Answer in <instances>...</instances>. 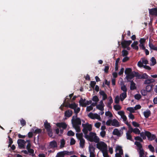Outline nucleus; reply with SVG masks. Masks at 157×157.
Wrapping results in <instances>:
<instances>
[{
	"label": "nucleus",
	"instance_id": "6",
	"mask_svg": "<svg viewBox=\"0 0 157 157\" xmlns=\"http://www.w3.org/2000/svg\"><path fill=\"white\" fill-rule=\"evenodd\" d=\"M56 125L59 128H62L63 129H60V132L62 134L63 132V129H66L67 127V125L64 122L58 123L56 124Z\"/></svg>",
	"mask_w": 157,
	"mask_h": 157
},
{
	"label": "nucleus",
	"instance_id": "52",
	"mask_svg": "<svg viewBox=\"0 0 157 157\" xmlns=\"http://www.w3.org/2000/svg\"><path fill=\"white\" fill-rule=\"evenodd\" d=\"M96 84V82L95 81H91L90 85L92 88H94Z\"/></svg>",
	"mask_w": 157,
	"mask_h": 157
},
{
	"label": "nucleus",
	"instance_id": "18",
	"mask_svg": "<svg viewBox=\"0 0 157 157\" xmlns=\"http://www.w3.org/2000/svg\"><path fill=\"white\" fill-rule=\"evenodd\" d=\"M138 44L137 41H134L133 43L131 45V46L133 49L136 50H138L139 49L138 47L137 46Z\"/></svg>",
	"mask_w": 157,
	"mask_h": 157
},
{
	"label": "nucleus",
	"instance_id": "60",
	"mask_svg": "<svg viewBox=\"0 0 157 157\" xmlns=\"http://www.w3.org/2000/svg\"><path fill=\"white\" fill-rule=\"evenodd\" d=\"M132 124L133 125L134 127H140V124L136 122L135 121H133L132 122Z\"/></svg>",
	"mask_w": 157,
	"mask_h": 157
},
{
	"label": "nucleus",
	"instance_id": "46",
	"mask_svg": "<svg viewBox=\"0 0 157 157\" xmlns=\"http://www.w3.org/2000/svg\"><path fill=\"white\" fill-rule=\"evenodd\" d=\"M148 148L149 149L150 151L152 152H155V149L153 147L151 144L149 145L148 146Z\"/></svg>",
	"mask_w": 157,
	"mask_h": 157
},
{
	"label": "nucleus",
	"instance_id": "53",
	"mask_svg": "<svg viewBox=\"0 0 157 157\" xmlns=\"http://www.w3.org/2000/svg\"><path fill=\"white\" fill-rule=\"evenodd\" d=\"M121 89L124 92H127V90L125 85H124L123 86H121Z\"/></svg>",
	"mask_w": 157,
	"mask_h": 157
},
{
	"label": "nucleus",
	"instance_id": "11",
	"mask_svg": "<svg viewBox=\"0 0 157 157\" xmlns=\"http://www.w3.org/2000/svg\"><path fill=\"white\" fill-rule=\"evenodd\" d=\"M123 133V132H122V133H121L120 131L117 128L114 129L113 132V134L114 135H116L118 137L121 136Z\"/></svg>",
	"mask_w": 157,
	"mask_h": 157
},
{
	"label": "nucleus",
	"instance_id": "12",
	"mask_svg": "<svg viewBox=\"0 0 157 157\" xmlns=\"http://www.w3.org/2000/svg\"><path fill=\"white\" fill-rule=\"evenodd\" d=\"M82 125L83 128H85L90 132L92 130V127L91 124H89L88 123L86 124H83Z\"/></svg>",
	"mask_w": 157,
	"mask_h": 157
},
{
	"label": "nucleus",
	"instance_id": "39",
	"mask_svg": "<svg viewBox=\"0 0 157 157\" xmlns=\"http://www.w3.org/2000/svg\"><path fill=\"white\" fill-rule=\"evenodd\" d=\"M114 109L116 111L119 110H120L121 107V106L119 105H114L113 106Z\"/></svg>",
	"mask_w": 157,
	"mask_h": 157
},
{
	"label": "nucleus",
	"instance_id": "31",
	"mask_svg": "<svg viewBox=\"0 0 157 157\" xmlns=\"http://www.w3.org/2000/svg\"><path fill=\"white\" fill-rule=\"evenodd\" d=\"M140 157H146L144 155V151L143 149L139 151Z\"/></svg>",
	"mask_w": 157,
	"mask_h": 157
},
{
	"label": "nucleus",
	"instance_id": "4",
	"mask_svg": "<svg viewBox=\"0 0 157 157\" xmlns=\"http://www.w3.org/2000/svg\"><path fill=\"white\" fill-rule=\"evenodd\" d=\"M141 75L138 72L135 71H132L131 73L127 75L126 76V78L127 80H131L134 77H137L138 78H140Z\"/></svg>",
	"mask_w": 157,
	"mask_h": 157
},
{
	"label": "nucleus",
	"instance_id": "61",
	"mask_svg": "<svg viewBox=\"0 0 157 157\" xmlns=\"http://www.w3.org/2000/svg\"><path fill=\"white\" fill-rule=\"evenodd\" d=\"M106 134V132L105 131H102L100 133V135L102 137H104Z\"/></svg>",
	"mask_w": 157,
	"mask_h": 157
},
{
	"label": "nucleus",
	"instance_id": "47",
	"mask_svg": "<svg viewBox=\"0 0 157 157\" xmlns=\"http://www.w3.org/2000/svg\"><path fill=\"white\" fill-rule=\"evenodd\" d=\"M56 157H64L62 151L58 152Z\"/></svg>",
	"mask_w": 157,
	"mask_h": 157
},
{
	"label": "nucleus",
	"instance_id": "44",
	"mask_svg": "<svg viewBox=\"0 0 157 157\" xmlns=\"http://www.w3.org/2000/svg\"><path fill=\"white\" fill-rule=\"evenodd\" d=\"M75 133L71 130L69 131L67 133V135L69 136H73L75 135Z\"/></svg>",
	"mask_w": 157,
	"mask_h": 157
},
{
	"label": "nucleus",
	"instance_id": "34",
	"mask_svg": "<svg viewBox=\"0 0 157 157\" xmlns=\"http://www.w3.org/2000/svg\"><path fill=\"white\" fill-rule=\"evenodd\" d=\"M62 152L64 156L66 155H69L73 154V152L71 151H62Z\"/></svg>",
	"mask_w": 157,
	"mask_h": 157
},
{
	"label": "nucleus",
	"instance_id": "49",
	"mask_svg": "<svg viewBox=\"0 0 157 157\" xmlns=\"http://www.w3.org/2000/svg\"><path fill=\"white\" fill-rule=\"evenodd\" d=\"M103 155L104 157H109V155L108 154L107 150H104L102 151Z\"/></svg>",
	"mask_w": 157,
	"mask_h": 157
},
{
	"label": "nucleus",
	"instance_id": "24",
	"mask_svg": "<svg viewBox=\"0 0 157 157\" xmlns=\"http://www.w3.org/2000/svg\"><path fill=\"white\" fill-rule=\"evenodd\" d=\"M135 144L137 147L139 151L143 149L142 148V145L140 142L136 141L135 143Z\"/></svg>",
	"mask_w": 157,
	"mask_h": 157
},
{
	"label": "nucleus",
	"instance_id": "13",
	"mask_svg": "<svg viewBox=\"0 0 157 157\" xmlns=\"http://www.w3.org/2000/svg\"><path fill=\"white\" fill-rule=\"evenodd\" d=\"M72 111L71 110L68 109L65 111L64 115L65 117H69L72 116Z\"/></svg>",
	"mask_w": 157,
	"mask_h": 157
},
{
	"label": "nucleus",
	"instance_id": "41",
	"mask_svg": "<svg viewBox=\"0 0 157 157\" xmlns=\"http://www.w3.org/2000/svg\"><path fill=\"white\" fill-rule=\"evenodd\" d=\"M20 121L21 124L22 126H24L26 125V122L23 118H22L20 120Z\"/></svg>",
	"mask_w": 157,
	"mask_h": 157
},
{
	"label": "nucleus",
	"instance_id": "26",
	"mask_svg": "<svg viewBox=\"0 0 157 157\" xmlns=\"http://www.w3.org/2000/svg\"><path fill=\"white\" fill-rule=\"evenodd\" d=\"M149 46L150 49L157 51V46L155 47L153 44L150 42L149 43Z\"/></svg>",
	"mask_w": 157,
	"mask_h": 157
},
{
	"label": "nucleus",
	"instance_id": "17",
	"mask_svg": "<svg viewBox=\"0 0 157 157\" xmlns=\"http://www.w3.org/2000/svg\"><path fill=\"white\" fill-rule=\"evenodd\" d=\"M44 126L47 131L49 130L50 129H51V126L50 124L48 123L47 121H46L44 122Z\"/></svg>",
	"mask_w": 157,
	"mask_h": 157
},
{
	"label": "nucleus",
	"instance_id": "16",
	"mask_svg": "<svg viewBox=\"0 0 157 157\" xmlns=\"http://www.w3.org/2000/svg\"><path fill=\"white\" fill-rule=\"evenodd\" d=\"M155 81V80L153 78L147 79L145 80L144 83L145 84H149L151 83H154Z\"/></svg>",
	"mask_w": 157,
	"mask_h": 157
},
{
	"label": "nucleus",
	"instance_id": "23",
	"mask_svg": "<svg viewBox=\"0 0 157 157\" xmlns=\"http://www.w3.org/2000/svg\"><path fill=\"white\" fill-rule=\"evenodd\" d=\"M131 129L132 130V131L131 132H133L136 134H139L140 133V131L138 128H135L133 129L132 128H131Z\"/></svg>",
	"mask_w": 157,
	"mask_h": 157
},
{
	"label": "nucleus",
	"instance_id": "10",
	"mask_svg": "<svg viewBox=\"0 0 157 157\" xmlns=\"http://www.w3.org/2000/svg\"><path fill=\"white\" fill-rule=\"evenodd\" d=\"M89 151L90 153V157H94V152L95 148L93 145H90L89 147Z\"/></svg>",
	"mask_w": 157,
	"mask_h": 157
},
{
	"label": "nucleus",
	"instance_id": "57",
	"mask_svg": "<svg viewBox=\"0 0 157 157\" xmlns=\"http://www.w3.org/2000/svg\"><path fill=\"white\" fill-rule=\"evenodd\" d=\"M120 101V99L118 96L116 97L115 98V103L118 104Z\"/></svg>",
	"mask_w": 157,
	"mask_h": 157
},
{
	"label": "nucleus",
	"instance_id": "15",
	"mask_svg": "<svg viewBox=\"0 0 157 157\" xmlns=\"http://www.w3.org/2000/svg\"><path fill=\"white\" fill-rule=\"evenodd\" d=\"M86 101L85 99H83L82 98H81L79 101L80 106L83 107H86V105L85 104L86 102H85Z\"/></svg>",
	"mask_w": 157,
	"mask_h": 157
},
{
	"label": "nucleus",
	"instance_id": "21",
	"mask_svg": "<svg viewBox=\"0 0 157 157\" xmlns=\"http://www.w3.org/2000/svg\"><path fill=\"white\" fill-rule=\"evenodd\" d=\"M127 97V92H123L120 95V99L123 101Z\"/></svg>",
	"mask_w": 157,
	"mask_h": 157
},
{
	"label": "nucleus",
	"instance_id": "48",
	"mask_svg": "<svg viewBox=\"0 0 157 157\" xmlns=\"http://www.w3.org/2000/svg\"><path fill=\"white\" fill-rule=\"evenodd\" d=\"M17 144H25L26 141L22 139H18L17 141Z\"/></svg>",
	"mask_w": 157,
	"mask_h": 157
},
{
	"label": "nucleus",
	"instance_id": "27",
	"mask_svg": "<svg viewBox=\"0 0 157 157\" xmlns=\"http://www.w3.org/2000/svg\"><path fill=\"white\" fill-rule=\"evenodd\" d=\"M80 147L82 148H83L84 146L85 140L84 139H82L81 140H80Z\"/></svg>",
	"mask_w": 157,
	"mask_h": 157
},
{
	"label": "nucleus",
	"instance_id": "2",
	"mask_svg": "<svg viewBox=\"0 0 157 157\" xmlns=\"http://www.w3.org/2000/svg\"><path fill=\"white\" fill-rule=\"evenodd\" d=\"M140 136L144 140L146 139V136L148 138L149 140L152 141L154 140L156 138V136L155 135H152L150 132L147 131H145L144 132H142L140 133Z\"/></svg>",
	"mask_w": 157,
	"mask_h": 157
},
{
	"label": "nucleus",
	"instance_id": "51",
	"mask_svg": "<svg viewBox=\"0 0 157 157\" xmlns=\"http://www.w3.org/2000/svg\"><path fill=\"white\" fill-rule=\"evenodd\" d=\"M131 134L127 132L126 138L127 139L132 141V136L130 134Z\"/></svg>",
	"mask_w": 157,
	"mask_h": 157
},
{
	"label": "nucleus",
	"instance_id": "54",
	"mask_svg": "<svg viewBox=\"0 0 157 157\" xmlns=\"http://www.w3.org/2000/svg\"><path fill=\"white\" fill-rule=\"evenodd\" d=\"M105 115L107 116H109L110 117H113L112 113L109 111L105 112Z\"/></svg>",
	"mask_w": 157,
	"mask_h": 157
},
{
	"label": "nucleus",
	"instance_id": "63",
	"mask_svg": "<svg viewBox=\"0 0 157 157\" xmlns=\"http://www.w3.org/2000/svg\"><path fill=\"white\" fill-rule=\"evenodd\" d=\"M88 117L92 119H94V114H93V113H89V114L88 115Z\"/></svg>",
	"mask_w": 157,
	"mask_h": 157
},
{
	"label": "nucleus",
	"instance_id": "35",
	"mask_svg": "<svg viewBox=\"0 0 157 157\" xmlns=\"http://www.w3.org/2000/svg\"><path fill=\"white\" fill-rule=\"evenodd\" d=\"M151 66H154L156 63V60L154 57H152L151 60Z\"/></svg>",
	"mask_w": 157,
	"mask_h": 157
},
{
	"label": "nucleus",
	"instance_id": "55",
	"mask_svg": "<svg viewBox=\"0 0 157 157\" xmlns=\"http://www.w3.org/2000/svg\"><path fill=\"white\" fill-rule=\"evenodd\" d=\"M47 131L48 132V134L49 136L52 137L53 136V133L51 129H50L49 130Z\"/></svg>",
	"mask_w": 157,
	"mask_h": 157
},
{
	"label": "nucleus",
	"instance_id": "40",
	"mask_svg": "<svg viewBox=\"0 0 157 157\" xmlns=\"http://www.w3.org/2000/svg\"><path fill=\"white\" fill-rule=\"evenodd\" d=\"M127 110L129 111L131 113H135V109H134V108H133V107H128L127 108Z\"/></svg>",
	"mask_w": 157,
	"mask_h": 157
},
{
	"label": "nucleus",
	"instance_id": "59",
	"mask_svg": "<svg viewBox=\"0 0 157 157\" xmlns=\"http://www.w3.org/2000/svg\"><path fill=\"white\" fill-rule=\"evenodd\" d=\"M75 140L73 138H71V139L70 143L71 145H72L75 144Z\"/></svg>",
	"mask_w": 157,
	"mask_h": 157
},
{
	"label": "nucleus",
	"instance_id": "30",
	"mask_svg": "<svg viewBox=\"0 0 157 157\" xmlns=\"http://www.w3.org/2000/svg\"><path fill=\"white\" fill-rule=\"evenodd\" d=\"M74 113L75 114V117H77L78 114L80 112V109L79 107H78V108L77 107V108H75V109H74Z\"/></svg>",
	"mask_w": 157,
	"mask_h": 157
},
{
	"label": "nucleus",
	"instance_id": "64",
	"mask_svg": "<svg viewBox=\"0 0 157 157\" xmlns=\"http://www.w3.org/2000/svg\"><path fill=\"white\" fill-rule=\"evenodd\" d=\"M93 109V107L91 105H90L88 106H87L86 107V111L88 112H90L91 110H92Z\"/></svg>",
	"mask_w": 157,
	"mask_h": 157
},
{
	"label": "nucleus",
	"instance_id": "50",
	"mask_svg": "<svg viewBox=\"0 0 157 157\" xmlns=\"http://www.w3.org/2000/svg\"><path fill=\"white\" fill-rule=\"evenodd\" d=\"M134 98L135 99L139 100L141 98V96L140 94H136L135 95Z\"/></svg>",
	"mask_w": 157,
	"mask_h": 157
},
{
	"label": "nucleus",
	"instance_id": "8",
	"mask_svg": "<svg viewBox=\"0 0 157 157\" xmlns=\"http://www.w3.org/2000/svg\"><path fill=\"white\" fill-rule=\"evenodd\" d=\"M132 42V41L131 40H124L121 42V45L122 47L124 48H126L127 46H129Z\"/></svg>",
	"mask_w": 157,
	"mask_h": 157
},
{
	"label": "nucleus",
	"instance_id": "5",
	"mask_svg": "<svg viewBox=\"0 0 157 157\" xmlns=\"http://www.w3.org/2000/svg\"><path fill=\"white\" fill-rule=\"evenodd\" d=\"M97 147L101 151L107 150V144L103 142H101L97 144Z\"/></svg>",
	"mask_w": 157,
	"mask_h": 157
},
{
	"label": "nucleus",
	"instance_id": "32",
	"mask_svg": "<svg viewBox=\"0 0 157 157\" xmlns=\"http://www.w3.org/2000/svg\"><path fill=\"white\" fill-rule=\"evenodd\" d=\"M83 134L82 133H77L76 134V136L77 137L79 140H81L82 139H83Z\"/></svg>",
	"mask_w": 157,
	"mask_h": 157
},
{
	"label": "nucleus",
	"instance_id": "20",
	"mask_svg": "<svg viewBox=\"0 0 157 157\" xmlns=\"http://www.w3.org/2000/svg\"><path fill=\"white\" fill-rule=\"evenodd\" d=\"M128 82H131L130 89L132 90H135L136 88V84L135 83L133 80L129 81Z\"/></svg>",
	"mask_w": 157,
	"mask_h": 157
},
{
	"label": "nucleus",
	"instance_id": "45",
	"mask_svg": "<svg viewBox=\"0 0 157 157\" xmlns=\"http://www.w3.org/2000/svg\"><path fill=\"white\" fill-rule=\"evenodd\" d=\"M92 100L93 101L95 102H97L99 101L98 98L96 95L93 96Z\"/></svg>",
	"mask_w": 157,
	"mask_h": 157
},
{
	"label": "nucleus",
	"instance_id": "7",
	"mask_svg": "<svg viewBox=\"0 0 157 157\" xmlns=\"http://www.w3.org/2000/svg\"><path fill=\"white\" fill-rule=\"evenodd\" d=\"M65 103H66L65 107H69L71 109H74L75 108H77V107H78V104H76L75 102H74L73 103L70 104V102L67 101Z\"/></svg>",
	"mask_w": 157,
	"mask_h": 157
},
{
	"label": "nucleus",
	"instance_id": "28",
	"mask_svg": "<svg viewBox=\"0 0 157 157\" xmlns=\"http://www.w3.org/2000/svg\"><path fill=\"white\" fill-rule=\"evenodd\" d=\"M104 106L105 105L98 104L96 105V108L101 111H103L104 110Z\"/></svg>",
	"mask_w": 157,
	"mask_h": 157
},
{
	"label": "nucleus",
	"instance_id": "33",
	"mask_svg": "<svg viewBox=\"0 0 157 157\" xmlns=\"http://www.w3.org/2000/svg\"><path fill=\"white\" fill-rule=\"evenodd\" d=\"M132 70L130 68H127L125 69V73L127 75L132 72Z\"/></svg>",
	"mask_w": 157,
	"mask_h": 157
},
{
	"label": "nucleus",
	"instance_id": "36",
	"mask_svg": "<svg viewBox=\"0 0 157 157\" xmlns=\"http://www.w3.org/2000/svg\"><path fill=\"white\" fill-rule=\"evenodd\" d=\"M65 144V141L64 139H62L60 140V147L61 148L63 147H64V145Z\"/></svg>",
	"mask_w": 157,
	"mask_h": 157
},
{
	"label": "nucleus",
	"instance_id": "43",
	"mask_svg": "<svg viewBox=\"0 0 157 157\" xmlns=\"http://www.w3.org/2000/svg\"><path fill=\"white\" fill-rule=\"evenodd\" d=\"M147 91L144 89H142L141 90L140 93L141 94L144 96H145L147 95Z\"/></svg>",
	"mask_w": 157,
	"mask_h": 157
},
{
	"label": "nucleus",
	"instance_id": "3",
	"mask_svg": "<svg viewBox=\"0 0 157 157\" xmlns=\"http://www.w3.org/2000/svg\"><path fill=\"white\" fill-rule=\"evenodd\" d=\"M71 122L73 126H80L81 124V121L80 118L75 117V116H73L71 119Z\"/></svg>",
	"mask_w": 157,
	"mask_h": 157
},
{
	"label": "nucleus",
	"instance_id": "29",
	"mask_svg": "<svg viewBox=\"0 0 157 157\" xmlns=\"http://www.w3.org/2000/svg\"><path fill=\"white\" fill-rule=\"evenodd\" d=\"M74 95V93H72L71 94H70L69 95V97L70 98H66L64 100V103L66 102L67 101H69L70 102L71 101V98Z\"/></svg>",
	"mask_w": 157,
	"mask_h": 157
},
{
	"label": "nucleus",
	"instance_id": "38",
	"mask_svg": "<svg viewBox=\"0 0 157 157\" xmlns=\"http://www.w3.org/2000/svg\"><path fill=\"white\" fill-rule=\"evenodd\" d=\"M42 130L40 128H36L33 132V133L37 134L41 133L42 132Z\"/></svg>",
	"mask_w": 157,
	"mask_h": 157
},
{
	"label": "nucleus",
	"instance_id": "19",
	"mask_svg": "<svg viewBox=\"0 0 157 157\" xmlns=\"http://www.w3.org/2000/svg\"><path fill=\"white\" fill-rule=\"evenodd\" d=\"M49 147L50 148H54L57 147V144L55 140L51 142L49 144Z\"/></svg>",
	"mask_w": 157,
	"mask_h": 157
},
{
	"label": "nucleus",
	"instance_id": "25",
	"mask_svg": "<svg viewBox=\"0 0 157 157\" xmlns=\"http://www.w3.org/2000/svg\"><path fill=\"white\" fill-rule=\"evenodd\" d=\"M153 85H147L146 87V90L147 92H150L152 90Z\"/></svg>",
	"mask_w": 157,
	"mask_h": 157
},
{
	"label": "nucleus",
	"instance_id": "37",
	"mask_svg": "<svg viewBox=\"0 0 157 157\" xmlns=\"http://www.w3.org/2000/svg\"><path fill=\"white\" fill-rule=\"evenodd\" d=\"M128 54V52L126 50H123L122 51V55L123 56H126Z\"/></svg>",
	"mask_w": 157,
	"mask_h": 157
},
{
	"label": "nucleus",
	"instance_id": "56",
	"mask_svg": "<svg viewBox=\"0 0 157 157\" xmlns=\"http://www.w3.org/2000/svg\"><path fill=\"white\" fill-rule=\"evenodd\" d=\"M73 127L75 129L76 131V132H79L81 131V130L80 128V126H73Z\"/></svg>",
	"mask_w": 157,
	"mask_h": 157
},
{
	"label": "nucleus",
	"instance_id": "58",
	"mask_svg": "<svg viewBox=\"0 0 157 157\" xmlns=\"http://www.w3.org/2000/svg\"><path fill=\"white\" fill-rule=\"evenodd\" d=\"M135 140H136L139 141L140 142H142L143 140L142 138L139 136H137L135 137Z\"/></svg>",
	"mask_w": 157,
	"mask_h": 157
},
{
	"label": "nucleus",
	"instance_id": "14",
	"mask_svg": "<svg viewBox=\"0 0 157 157\" xmlns=\"http://www.w3.org/2000/svg\"><path fill=\"white\" fill-rule=\"evenodd\" d=\"M111 125L113 126L116 127H119L120 126V124L118 121L116 119L112 120Z\"/></svg>",
	"mask_w": 157,
	"mask_h": 157
},
{
	"label": "nucleus",
	"instance_id": "1",
	"mask_svg": "<svg viewBox=\"0 0 157 157\" xmlns=\"http://www.w3.org/2000/svg\"><path fill=\"white\" fill-rule=\"evenodd\" d=\"M85 137L91 142H94L98 143L99 142L100 140L99 138L96 136V133L92 132H90L89 135H85Z\"/></svg>",
	"mask_w": 157,
	"mask_h": 157
},
{
	"label": "nucleus",
	"instance_id": "9",
	"mask_svg": "<svg viewBox=\"0 0 157 157\" xmlns=\"http://www.w3.org/2000/svg\"><path fill=\"white\" fill-rule=\"evenodd\" d=\"M149 14L157 17V8H155L148 9Z\"/></svg>",
	"mask_w": 157,
	"mask_h": 157
},
{
	"label": "nucleus",
	"instance_id": "22",
	"mask_svg": "<svg viewBox=\"0 0 157 157\" xmlns=\"http://www.w3.org/2000/svg\"><path fill=\"white\" fill-rule=\"evenodd\" d=\"M151 114V112L150 110H148L144 112V115L146 118H148Z\"/></svg>",
	"mask_w": 157,
	"mask_h": 157
},
{
	"label": "nucleus",
	"instance_id": "62",
	"mask_svg": "<svg viewBox=\"0 0 157 157\" xmlns=\"http://www.w3.org/2000/svg\"><path fill=\"white\" fill-rule=\"evenodd\" d=\"M112 121V120L109 119L106 121V124L107 125L110 126L111 124Z\"/></svg>",
	"mask_w": 157,
	"mask_h": 157
},
{
	"label": "nucleus",
	"instance_id": "42",
	"mask_svg": "<svg viewBox=\"0 0 157 157\" xmlns=\"http://www.w3.org/2000/svg\"><path fill=\"white\" fill-rule=\"evenodd\" d=\"M148 75L146 73L143 74L142 76H140L139 78L147 79L148 78Z\"/></svg>",
	"mask_w": 157,
	"mask_h": 157
}]
</instances>
